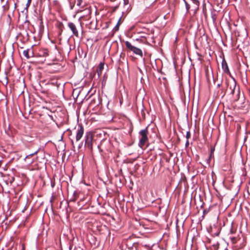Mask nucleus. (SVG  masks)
I'll use <instances>...</instances> for the list:
<instances>
[{"instance_id": "31", "label": "nucleus", "mask_w": 250, "mask_h": 250, "mask_svg": "<svg viewBox=\"0 0 250 250\" xmlns=\"http://www.w3.org/2000/svg\"><path fill=\"white\" fill-rule=\"evenodd\" d=\"M206 213V211L205 210L204 211V213Z\"/></svg>"}, {"instance_id": "3", "label": "nucleus", "mask_w": 250, "mask_h": 250, "mask_svg": "<svg viewBox=\"0 0 250 250\" xmlns=\"http://www.w3.org/2000/svg\"><path fill=\"white\" fill-rule=\"evenodd\" d=\"M125 44L126 48L129 49L130 51L133 52L134 54L138 55L141 57H143V52L140 48H137L132 45L128 41L125 42Z\"/></svg>"}, {"instance_id": "28", "label": "nucleus", "mask_w": 250, "mask_h": 250, "mask_svg": "<svg viewBox=\"0 0 250 250\" xmlns=\"http://www.w3.org/2000/svg\"><path fill=\"white\" fill-rule=\"evenodd\" d=\"M50 112H51V113H54V112H55V111H52V110H50Z\"/></svg>"}, {"instance_id": "5", "label": "nucleus", "mask_w": 250, "mask_h": 250, "mask_svg": "<svg viewBox=\"0 0 250 250\" xmlns=\"http://www.w3.org/2000/svg\"><path fill=\"white\" fill-rule=\"evenodd\" d=\"M84 133V128L82 125H79L76 133V140L77 142L80 141L82 138Z\"/></svg>"}, {"instance_id": "10", "label": "nucleus", "mask_w": 250, "mask_h": 250, "mask_svg": "<svg viewBox=\"0 0 250 250\" xmlns=\"http://www.w3.org/2000/svg\"><path fill=\"white\" fill-rule=\"evenodd\" d=\"M23 54L26 58H29L30 57L32 56V54H33L32 50L31 49H28L27 50H25L23 51Z\"/></svg>"}, {"instance_id": "19", "label": "nucleus", "mask_w": 250, "mask_h": 250, "mask_svg": "<svg viewBox=\"0 0 250 250\" xmlns=\"http://www.w3.org/2000/svg\"><path fill=\"white\" fill-rule=\"evenodd\" d=\"M48 116L49 117L51 120L55 122V119H54V117L52 114L50 115L48 113Z\"/></svg>"}, {"instance_id": "1", "label": "nucleus", "mask_w": 250, "mask_h": 250, "mask_svg": "<svg viewBox=\"0 0 250 250\" xmlns=\"http://www.w3.org/2000/svg\"><path fill=\"white\" fill-rule=\"evenodd\" d=\"M148 129L147 127L144 129L141 130L139 132L140 139L139 146L140 147L143 148L145 145L148 141Z\"/></svg>"}, {"instance_id": "24", "label": "nucleus", "mask_w": 250, "mask_h": 250, "mask_svg": "<svg viewBox=\"0 0 250 250\" xmlns=\"http://www.w3.org/2000/svg\"><path fill=\"white\" fill-rule=\"evenodd\" d=\"M32 155H33V154H30V155H29L27 156L25 158V161H27L28 158H29V156H32Z\"/></svg>"}, {"instance_id": "6", "label": "nucleus", "mask_w": 250, "mask_h": 250, "mask_svg": "<svg viewBox=\"0 0 250 250\" xmlns=\"http://www.w3.org/2000/svg\"><path fill=\"white\" fill-rule=\"evenodd\" d=\"M49 136L52 138L51 140H48V143H51L53 145H55V143L56 141H61L62 139V137L60 136H56L55 133H50Z\"/></svg>"}, {"instance_id": "7", "label": "nucleus", "mask_w": 250, "mask_h": 250, "mask_svg": "<svg viewBox=\"0 0 250 250\" xmlns=\"http://www.w3.org/2000/svg\"><path fill=\"white\" fill-rule=\"evenodd\" d=\"M68 26L72 32L73 35L76 37H78L79 33L75 24L73 22H69L68 23Z\"/></svg>"}, {"instance_id": "16", "label": "nucleus", "mask_w": 250, "mask_h": 250, "mask_svg": "<svg viewBox=\"0 0 250 250\" xmlns=\"http://www.w3.org/2000/svg\"><path fill=\"white\" fill-rule=\"evenodd\" d=\"M120 24H121V23H120V21L119 20V21H118V23H117V25L115 26V27H114V30L115 31H118V29H119V26H120Z\"/></svg>"}, {"instance_id": "29", "label": "nucleus", "mask_w": 250, "mask_h": 250, "mask_svg": "<svg viewBox=\"0 0 250 250\" xmlns=\"http://www.w3.org/2000/svg\"><path fill=\"white\" fill-rule=\"evenodd\" d=\"M230 232H231V233H233V231H232V230H230Z\"/></svg>"}, {"instance_id": "8", "label": "nucleus", "mask_w": 250, "mask_h": 250, "mask_svg": "<svg viewBox=\"0 0 250 250\" xmlns=\"http://www.w3.org/2000/svg\"><path fill=\"white\" fill-rule=\"evenodd\" d=\"M190 5H191V8L193 10H196L198 9L199 2L198 0H190Z\"/></svg>"}, {"instance_id": "13", "label": "nucleus", "mask_w": 250, "mask_h": 250, "mask_svg": "<svg viewBox=\"0 0 250 250\" xmlns=\"http://www.w3.org/2000/svg\"><path fill=\"white\" fill-rule=\"evenodd\" d=\"M184 1L186 5L187 11H188L189 9L191 8V5H190V4H189L186 0H184Z\"/></svg>"}, {"instance_id": "30", "label": "nucleus", "mask_w": 250, "mask_h": 250, "mask_svg": "<svg viewBox=\"0 0 250 250\" xmlns=\"http://www.w3.org/2000/svg\"><path fill=\"white\" fill-rule=\"evenodd\" d=\"M206 213V211L205 210L204 211V213Z\"/></svg>"}, {"instance_id": "18", "label": "nucleus", "mask_w": 250, "mask_h": 250, "mask_svg": "<svg viewBox=\"0 0 250 250\" xmlns=\"http://www.w3.org/2000/svg\"><path fill=\"white\" fill-rule=\"evenodd\" d=\"M190 136H191V134H190V131H188L187 132V134H186V138L187 140H188V139H189L190 138Z\"/></svg>"}, {"instance_id": "22", "label": "nucleus", "mask_w": 250, "mask_h": 250, "mask_svg": "<svg viewBox=\"0 0 250 250\" xmlns=\"http://www.w3.org/2000/svg\"><path fill=\"white\" fill-rule=\"evenodd\" d=\"M214 150V148L211 149V153H210V158L211 157L212 154L213 153V151Z\"/></svg>"}, {"instance_id": "11", "label": "nucleus", "mask_w": 250, "mask_h": 250, "mask_svg": "<svg viewBox=\"0 0 250 250\" xmlns=\"http://www.w3.org/2000/svg\"><path fill=\"white\" fill-rule=\"evenodd\" d=\"M222 66L223 69L224 70V71L225 73H229L227 63L225 60H223L222 61Z\"/></svg>"}, {"instance_id": "2", "label": "nucleus", "mask_w": 250, "mask_h": 250, "mask_svg": "<svg viewBox=\"0 0 250 250\" xmlns=\"http://www.w3.org/2000/svg\"><path fill=\"white\" fill-rule=\"evenodd\" d=\"M93 135L90 132H87L84 136V146L92 150L93 148Z\"/></svg>"}, {"instance_id": "15", "label": "nucleus", "mask_w": 250, "mask_h": 250, "mask_svg": "<svg viewBox=\"0 0 250 250\" xmlns=\"http://www.w3.org/2000/svg\"><path fill=\"white\" fill-rule=\"evenodd\" d=\"M75 2L76 3L77 5L81 6L83 2V0H76Z\"/></svg>"}, {"instance_id": "21", "label": "nucleus", "mask_w": 250, "mask_h": 250, "mask_svg": "<svg viewBox=\"0 0 250 250\" xmlns=\"http://www.w3.org/2000/svg\"><path fill=\"white\" fill-rule=\"evenodd\" d=\"M189 146V141L188 140H187L186 143V147H188Z\"/></svg>"}, {"instance_id": "17", "label": "nucleus", "mask_w": 250, "mask_h": 250, "mask_svg": "<svg viewBox=\"0 0 250 250\" xmlns=\"http://www.w3.org/2000/svg\"><path fill=\"white\" fill-rule=\"evenodd\" d=\"M231 242L233 244H235V243H236V242L238 240V239L237 237H233L231 238Z\"/></svg>"}, {"instance_id": "9", "label": "nucleus", "mask_w": 250, "mask_h": 250, "mask_svg": "<svg viewBox=\"0 0 250 250\" xmlns=\"http://www.w3.org/2000/svg\"><path fill=\"white\" fill-rule=\"evenodd\" d=\"M104 63L101 62L99 64V65L97 68V73L99 77L101 76V75H102V71L104 69Z\"/></svg>"}, {"instance_id": "14", "label": "nucleus", "mask_w": 250, "mask_h": 250, "mask_svg": "<svg viewBox=\"0 0 250 250\" xmlns=\"http://www.w3.org/2000/svg\"><path fill=\"white\" fill-rule=\"evenodd\" d=\"M57 198V196L56 195H52V197H51V199H50V202L51 204V206L52 207H53V203L55 201V200Z\"/></svg>"}, {"instance_id": "4", "label": "nucleus", "mask_w": 250, "mask_h": 250, "mask_svg": "<svg viewBox=\"0 0 250 250\" xmlns=\"http://www.w3.org/2000/svg\"><path fill=\"white\" fill-rule=\"evenodd\" d=\"M226 85V91L230 92L231 94H233L236 87V82L234 80L229 81L227 80L225 82Z\"/></svg>"}, {"instance_id": "27", "label": "nucleus", "mask_w": 250, "mask_h": 250, "mask_svg": "<svg viewBox=\"0 0 250 250\" xmlns=\"http://www.w3.org/2000/svg\"><path fill=\"white\" fill-rule=\"evenodd\" d=\"M48 65L49 66H52V65L51 64H50V63H48Z\"/></svg>"}, {"instance_id": "25", "label": "nucleus", "mask_w": 250, "mask_h": 250, "mask_svg": "<svg viewBox=\"0 0 250 250\" xmlns=\"http://www.w3.org/2000/svg\"><path fill=\"white\" fill-rule=\"evenodd\" d=\"M83 146V142H82L79 146H78V148L80 149L82 147V146Z\"/></svg>"}, {"instance_id": "26", "label": "nucleus", "mask_w": 250, "mask_h": 250, "mask_svg": "<svg viewBox=\"0 0 250 250\" xmlns=\"http://www.w3.org/2000/svg\"><path fill=\"white\" fill-rule=\"evenodd\" d=\"M220 85H221V84H220V83H219V84H217V86H218V87H220Z\"/></svg>"}, {"instance_id": "23", "label": "nucleus", "mask_w": 250, "mask_h": 250, "mask_svg": "<svg viewBox=\"0 0 250 250\" xmlns=\"http://www.w3.org/2000/svg\"><path fill=\"white\" fill-rule=\"evenodd\" d=\"M31 0H28L27 2V6H28L31 3Z\"/></svg>"}, {"instance_id": "12", "label": "nucleus", "mask_w": 250, "mask_h": 250, "mask_svg": "<svg viewBox=\"0 0 250 250\" xmlns=\"http://www.w3.org/2000/svg\"><path fill=\"white\" fill-rule=\"evenodd\" d=\"M78 198V194L77 192H75L73 194V197L70 199V201L75 202Z\"/></svg>"}, {"instance_id": "20", "label": "nucleus", "mask_w": 250, "mask_h": 250, "mask_svg": "<svg viewBox=\"0 0 250 250\" xmlns=\"http://www.w3.org/2000/svg\"><path fill=\"white\" fill-rule=\"evenodd\" d=\"M51 187L52 188H53L55 185V181H53L51 180Z\"/></svg>"}]
</instances>
